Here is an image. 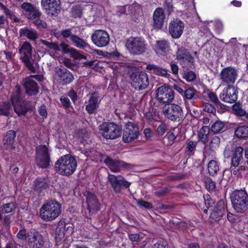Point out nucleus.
I'll return each mask as SVG.
<instances>
[{"mask_svg": "<svg viewBox=\"0 0 248 248\" xmlns=\"http://www.w3.org/2000/svg\"><path fill=\"white\" fill-rule=\"evenodd\" d=\"M40 43L41 44L45 45L47 48L52 49L55 51L60 50V47L57 44L53 42H50L46 40H41Z\"/></svg>", "mask_w": 248, "mask_h": 248, "instance_id": "603ef678", "label": "nucleus"}, {"mask_svg": "<svg viewBox=\"0 0 248 248\" xmlns=\"http://www.w3.org/2000/svg\"><path fill=\"white\" fill-rule=\"evenodd\" d=\"M100 134L107 140H115L121 136L122 127L114 123L104 122L98 127Z\"/></svg>", "mask_w": 248, "mask_h": 248, "instance_id": "39448f33", "label": "nucleus"}, {"mask_svg": "<svg viewBox=\"0 0 248 248\" xmlns=\"http://www.w3.org/2000/svg\"><path fill=\"white\" fill-rule=\"evenodd\" d=\"M146 69L151 71L152 73L157 76L164 77H167L169 76L167 69L153 63L147 64L146 66Z\"/></svg>", "mask_w": 248, "mask_h": 248, "instance_id": "473e14b6", "label": "nucleus"}, {"mask_svg": "<svg viewBox=\"0 0 248 248\" xmlns=\"http://www.w3.org/2000/svg\"><path fill=\"white\" fill-rule=\"evenodd\" d=\"M51 150L46 145L37 146L35 148V163L41 169H46L50 165Z\"/></svg>", "mask_w": 248, "mask_h": 248, "instance_id": "423d86ee", "label": "nucleus"}, {"mask_svg": "<svg viewBox=\"0 0 248 248\" xmlns=\"http://www.w3.org/2000/svg\"><path fill=\"white\" fill-rule=\"evenodd\" d=\"M235 135L238 139L248 137V126L243 125L238 126L234 131Z\"/></svg>", "mask_w": 248, "mask_h": 248, "instance_id": "79ce46f5", "label": "nucleus"}, {"mask_svg": "<svg viewBox=\"0 0 248 248\" xmlns=\"http://www.w3.org/2000/svg\"><path fill=\"white\" fill-rule=\"evenodd\" d=\"M77 166V160L70 155L61 156L55 163L56 171L62 175L69 176L75 171Z\"/></svg>", "mask_w": 248, "mask_h": 248, "instance_id": "f257e3e1", "label": "nucleus"}, {"mask_svg": "<svg viewBox=\"0 0 248 248\" xmlns=\"http://www.w3.org/2000/svg\"><path fill=\"white\" fill-rule=\"evenodd\" d=\"M157 126L156 133L159 136L163 135L168 130V126L164 123L159 122V124Z\"/></svg>", "mask_w": 248, "mask_h": 248, "instance_id": "6e6d98bb", "label": "nucleus"}, {"mask_svg": "<svg viewBox=\"0 0 248 248\" xmlns=\"http://www.w3.org/2000/svg\"><path fill=\"white\" fill-rule=\"evenodd\" d=\"M237 93L234 87L229 85L220 94L219 98L224 102L232 104L235 103L237 100Z\"/></svg>", "mask_w": 248, "mask_h": 248, "instance_id": "412c9836", "label": "nucleus"}, {"mask_svg": "<svg viewBox=\"0 0 248 248\" xmlns=\"http://www.w3.org/2000/svg\"><path fill=\"white\" fill-rule=\"evenodd\" d=\"M147 44L145 40L140 37H131L126 42L125 47L132 55H140L147 50Z\"/></svg>", "mask_w": 248, "mask_h": 248, "instance_id": "0eeeda50", "label": "nucleus"}, {"mask_svg": "<svg viewBox=\"0 0 248 248\" xmlns=\"http://www.w3.org/2000/svg\"><path fill=\"white\" fill-rule=\"evenodd\" d=\"M232 152V157L243 158V148L239 146L232 149V147L227 146L224 151L225 157L228 158L231 156L230 151Z\"/></svg>", "mask_w": 248, "mask_h": 248, "instance_id": "2f4dec72", "label": "nucleus"}, {"mask_svg": "<svg viewBox=\"0 0 248 248\" xmlns=\"http://www.w3.org/2000/svg\"><path fill=\"white\" fill-rule=\"evenodd\" d=\"M166 19V16L164 10L158 7L154 11L153 15V26L155 29H161Z\"/></svg>", "mask_w": 248, "mask_h": 248, "instance_id": "b1692460", "label": "nucleus"}, {"mask_svg": "<svg viewBox=\"0 0 248 248\" xmlns=\"http://www.w3.org/2000/svg\"><path fill=\"white\" fill-rule=\"evenodd\" d=\"M100 99L97 93H92L89 100L88 104L86 106V110L89 114L95 113L99 107Z\"/></svg>", "mask_w": 248, "mask_h": 248, "instance_id": "bb28decb", "label": "nucleus"}, {"mask_svg": "<svg viewBox=\"0 0 248 248\" xmlns=\"http://www.w3.org/2000/svg\"><path fill=\"white\" fill-rule=\"evenodd\" d=\"M62 212V206L55 200H48L44 203L40 209L41 218L50 221L56 219Z\"/></svg>", "mask_w": 248, "mask_h": 248, "instance_id": "f03ea898", "label": "nucleus"}, {"mask_svg": "<svg viewBox=\"0 0 248 248\" xmlns=\"http://www.w3.org/2000/svg\"><path fill=\"white\" fill-rule=\"evenodd\" d=\"M21 90L19 84H16L11 96L12 103H20L21 99Z\"/></svg>", "mask_w": 248, "mask_h": 248, "instance_id": "4c0bfd02", "label": "nucleus"}, {"mask_svg": "<svg viewBox=\"0 0 248 248\" xmlns=\"http://www.w3.org/2000/svg\"><path fill=\"white\" fill-rule=\"evenodd\" d=\"M183 97L185 101L193 102L198 98V92L194 88L189 87L184 90Z\"/></svg>", "mask_w": 248, "mask_h": 248, "instance_id": "72a5a7b5", "label": "nucleus"}, {"mask_svg": "<svg viewBox=\"0 0 248 248\" xmlns=\"http://www.w3.org/2000/svg\"><path fill=\"white\" fill-rule=\"evenodd\" d=\"M33 23L36 26L38 29H46L47 28V25L46 23L42 19H41V16L39 17L35 18L33 19Z\"/></svg>", "mask_w": 248, "mask_h": 248, "instance_id": "3c124183", "label": "nucleus"}, {"mask_svg": "<svg viewBox=\"0 0 248 248\" xmlns=\"http://www.w3.org/2000/svg\"><path fill=\"white\" fill-rule=\"evenodd\" d=\"M208 97L210 99V100L214 104V105L217 106H219L221 108H223L225 105L221 103L219 101L217 95L213 93L210 92L208 93Z\"/></svg>", "mask_w": 248, "mask_h": 248, "instance_id": "8fccbe9b", "label": "nucleus"}, {"mask_svg": "<svg viewBox=\"0 0 248 248\" xmlns=\"http://www.w3.org/2000/svg\"><path fill=\"white\" fill-rule=\"evenodd\" d=\"M71 15L74 18H79L82 16V11L79 6L73 7L71 10Z\"/></svg>", "mask_w": 248, "mask_h": 248, "instance_id": "680f3d73", "label": "nucleus"}, {"mask_svg": "<svg viewBox=\"0 0 248 248\" xmlns=\"http://www.w3.org/2000/svg\"><path fill=\"white\" fill-rule=\"evenodd\" d=\"M145 118L146 119V121L148 124L154 127L157 126V124H155V123L156 122V121H155V117L150 112H146L145 114Z\"/></svg>", "mask_w": 248, "mask_h": 248, "instance_id": "4d7b16f0", "label": "nucleus"}, {"mask_svg": "<svg viewBox=\"0 0 248 248\" xmlns=\"http://www.w3.org/2000/svg\"><path fill=\"white\" fill-rule=\"evenodd\" d=\"M132 86L138 91L143 90L148 87L149 81L148 75L143 71L137 70L130 74Z\"/></svg>", "mask_w": 248, "mask_h": 248, "instance_id": "6e6552de", "label": "nucleus"}, {"mask_svg": "<svg viewBox=\"0 0 248 248\" xmlns=\"http://www.w3.org/2000/svg\"><path fill=\"white\" fill-rule=\"evenodd\" d=\"M83 195L86 198L88 212H85L84 216L87 218L91 219L92 216L100 210L101 204L97 196L94 193L89 191H85Z\"/></svg>", "mask_w": 248, "mask_h": 248, "instance_id": "1a4fd4ad", "label": "nucleus"}, {"mask_svg": "<svg viewBox=\"0 0 248 248\" xmlns=\"http://www.w3.org/2000/svg\"><path fill=\"white\" fill-rule=\"evenodd\" d=\"M170 191V189L168 187H164L159 189L154 193V195L158 197L164 196Z\"/></svg>", "mask_w": 248, "mask_h": 248, "instance_id": "69168bd1", "label": "nucleus"}, {"mask_svg": "<svg viewBox=\"0 0 248 248\" xmlns=\"http://www.w3.org/2000/svg\"><path fill=\"white\" fill-rule=\"evenodd\" d=\"M32 46L30 43L26 41L20 45L18 53L20 59L25 67L31 73H35L36 69L34 66V61L32 58Z\"/></svg>", "mask_w": 248, "mask_h": 248, "instance_id": "20e7f679", "label": "nucleus"}, {"mask_svg": "<svg viewBox=\"0 0 248 248\" xmlns=\"http://www.w3.org/2000/svg\"><path fill=\"white\" fill-rule=\"evenodd\" d=\"M128 238L132 242H139L143 238L141 233H131L128 234Z\"/></svg>", "mask_w": 248, "mask_h": 248, "instance_id": "e2e57ef3", "label": "nucleus"}, {"mask_svg": "<svg viewBox=\"0 0 248 248\" xmlns=\"http://www.w3.org/2000/svg\"><path fill=\"white\" fill-rule=\"evenodd\" d=\"M165 138L168 140V145H171L176 138V136L173 132H168L165 136Z\"/></svg>", "mask_w": 248, "mask_h": 248, "instance_id": "338daca9", "label": "nucleus"}, {"mask_svg": "<svg viewBox=\"0 0 248 248\" xmlns=\"http://www.w3.org/2000/svg\"><path fill=\"white\" fill-rule=\"evenodd\" d=\"M197 143L192 140H188L186 144L185 152L186 155L188 156H191L195 154Z\"/></svg>", "mask_w": 248, "mask_h": 248, "instance_id": "ea45409f", "label": "nucleus"}, {"mask_svg": "<svg viewBox=\"0 0 248 248\" xmlns=\"http://www.w3.org/2000/svg\"><path fill=\"white\" fill-rule=\"evenodd\" d=\"M56 74L58 77V82L63 86L70 83L74 79L72 73L64 67L59 68Z\"/></svg>", "mask_w": 248, "mask_h": 248, "instance_id": "4be33fe9", "label": "nucleus"}, {"mask_svg": "<svg viewBox=\"0 0 248 248\" xmlns=\"http://www.w3.org/2000/svg\"><path fill=\"white\" fill-rule=\"evenodd\" d=\"M15 112L18 115H24L27 112L26 108L20 103H12Z\"/></svg>", "mask_w": 248, "mask_h": 248, "instance_id": "a18cd8bd", "label": "nucleus"}, {"mask_svg": "<svg viewBox=\"0 0 248 248\" xmlns=\"http://www.w3.org/2000/svg\"><path fill=\"white\" fill-rule=\"evenodd\" d=\"M220 143V139L217 136H213L209 143V148L211 151H214L219 147Z\"/></svg>", "mask_w": 248, "mask_h": 248, "instance_id": "49530a36", "label": "nucleus"}, {"mask_svg": "<svg viewBox=\"0 0 248 248\" xmlns=\"http://www.w3.org/2000/svg\"><path fill=\"white\" fill-rule=\"evenodd\" d=\"M108 180L114 192L117 194L122 193L124 189L129 188L132 184L121 175L108 173Z\"/></svg>", "mask_w": 248, "mask_h": 248, "instance_id": "9d476101", "label": "nucleus"}, {"mask_svg": "<svg viewBox=\"0 0 248 248\" xmlns=\"http://www.w3.org/2000/svg\"><path fill=\"white\" fill-rule=\"evenodd\" d=\"M93 43L98 47H104L109 42V36L105 31L98 30L95 31L91 36Z\"/></svg>", "mask_w": 248, "mask_h": 248, "instance_id": "6ab92c4d", "label": "nucleus"}, {"mask_svg": "<svg viewBox=\"0 0 248 248\" xmlns=\"http://www.w3.org/2000/svg\"><path fill=\"white\" fill-rule=\"evenodd\" d=\"M137 204L141 208L151 209L153 207V204L148 202L145 201L142 199H139L136 200Z\"/></svg>", "mask_w": 248, "mask_h": 248, "instance_id": "5fc2aeb1", "label": "nucleus"}, {"mask_svg": "<svg viewBox=\"0 0 248 248\" xmlns=\"http://www.w3.org/2000/svg\"><path fill=\"white\" fill-rule=\"evenodd\" d=\"M209 174L211 176H215L219 170V165L217 162L214 160L209 161L207 166Z\"/></svg>", "mask_w": 248, "mask_h": 248, "instance_id": "a19ab883", "label": "nucleus"}, {"mask_svg": "<svg viewBox=\"0 0 248 248\" xmlns=\"http://www.w3.org/2000/svg\"><path fill=\"white\" fill-rule=\"evenodd\" d=\"M127 13L126 15H136L139 14L141 11V6L136 2L132 3L131 5H128Z\"/></svg>", "mask_w": 248, "mask_h": 248, "instance_id": "37998d69", "label": "nucleus"}, {"mask_svg": "<svg viewBox=\"0 0 248 248\" xmlns=\"http://www.w3.org/2000/svg\"><path fill=\"white\" fill-rule=\"evenodd\" d=\"M16 208V204L15 202H11L4 204L3 205L2 210L6 213H9L13 211Z\"/></svg>", "mask_w": 248, "mask_h": 248, "instance_id": "864d4df0", "label": "nucleus"}, {"mask_svg": "<svg viewBox=\"0 0 248 248\" xmlns=\"http://www.w3.org/2000/svg\"><path fill=\"white\" fill-rule=\"evenodd\" d=\"M48 187V185L43 178H38L34 182V189L38 192H40Z\"/></svg>", "mask_w": 248, "mask_h": 248, "instance_id": "c9c22d12", "label": "nucleus"}, {"mask_svg": "<svg viewBox=\"0 0 248 248\" xmlns=\"http://www.w3.org/2000/svg\"><path fill=\"white\" fill-rule=\"evenodd\" d=\"M196 77L195 73L191 71L185 72L183 75V78L188 82L194 80Z\"/></svg>", "mask_w": 248, "mask_h": 248, "instance_id": "13d9d810", "label": "nucleus"}, {"mask_svg": "<svg viewBox=\"0 0 248 248\" xmlns=\"http://www.w3.org/2000/svg\"><path fill=\"white\" fill-rule=\"evenodd\" d=\"M104 163L110 170L115 173L119 172L121 169H132L133 165L125 162L123 160L113 159L109 157H107Z\"/></svg>", "mask_w": 248, "mask_h": 248, "instance_id": "a211bd4d", "label": "nucleus"}, {"mask_svg": "<svg viewBox=\"0 0 248 248\" xmlns=\"http://www.w3.org/2000/svg\"><path fill=\"white\" fill-rule=\"evenodd\" d=\"M162 111L166 118L173 121H179L184 117L181 107L177 105L165 106Z\"/></svg>", "mask_w": 248, "mask_h": 248, "instance_id": "f8f14e48", "label": "nucleus"}, {"mask_svg": "<svg viewBox=\"0 0 248 248\" xmlns=\"http://www.w3.org/2000/svg\"><path fill=\"white\" fill-rule=\"evenodd\" d=\"M20 7L23 15L29 19L33 20L42 16L39 9L30 2H24L21 4Z\"/></svg>", "mask_w": 248, "mask_h": 248, "instance_id": "f3484780", "label": "nucleus"}, {"mask_svg": "<svg viewBox=\"0 0 248 248\" xmlns=\"http://www.w3.org/2000/svg\"><path fill=\"white\" fill-rule=\"evenodd\" d=\"M209 131V128L207 126H202L198 131L199 140L204 144H206L208 141Z\"/></svg>", "mask_w": 248, "mask_h": 248, "instance_id": "e433bc0d", "label": "nucleus"}, {"mask_svg": "<svg viewBox=\"0 0 248 248\" xmlns=\"http://www.w3.org/2000/svg\"><path fill=\"white\" fill-rule=\"evenodd\" d=\"M224 129V124L223 122L220 121H217L214 123L211 126V131L215 133H217L223 131Z\"/></svg>", "mask_w": 248, "mask_h": 248, "instance_id": "09e8293b", "label": "nucleus"}, {"mask_svg": "<svg viewBox=\"0 0 248 248\" xmlns=\"http://www.w3.org/2000/svg\"><path fill=\"white\" fill-rule=\"evenodd\" d=\"M226 205L223 200H219L216 202L214 207L210 209V217L214 221L219 220L223 217L226 209Z\"/></svg>", "mask_w": 248, "mask_h": 248, "instance_id": "5701e85b", "label": "nucleus"}, {"mask_svg": "<svg viewBox=\"0 0 248 248\" xmlns=\"http://www.w3.org/2000/svg\"><path fill=\"white\" fill-rule=\"evenodd\" d=\"M28 243L31 248H43L44 241L43 236L38 232H31L28 235Z\"/></svg>", "mask_w": 248, "mask_h": 248, "instance_id": "393cba45", "label": "nucleus"}, {"mask_svg": "<svg viewBox=\"0 0 248 248\" xmlns=\"http://www.w3.org/2000/svg\"><path fill=\"white\" fill-rule=\"evenodd\" d=\"M23 82V85L27 94L32 96L35 95L39 93L38 84L30 77L26 78Z\"/></svg>", "mask_w": 248, "mask_h": 248, "instance_id": "a878e982", "label": "nucleus"}, {"mask_svg": "<svg viewBox=\"0 0 248 248\" xmlns=\"http://www.w3.org/2000/svg\"><path fill=\"white\" fill-rule=\"evenodd\" d=\"M41 5L47 15L51 16H56L61 11L60 0H41Z\"/></svg>", "mask_w": 248, "mask_h": 248, "instance_id": "2eb2a0df", "label": "nucleus"}, {"mask_svg": "<svg viewBox=\"0 0 248 248\" xmlns=\"http://www.w3.org/2000/svg\"><path fill=\"white\" fill-rule=\"evenodd\" d=\"M11 105L9 102H4L0 104V114L8 116L10 114Z\"/></svg>", "mask_w": 248, "mask_h": 248, "instance_id": "de8ad7c7", "label": "nucleus"}, {"mask_svg": "<svg viewBox=\"0 0 248 248\" xmlns=\"http://www.w3.org/2000/svg\"><path fill=\"white\" fill-rule=\"evenodd\" d=\"M204 200V204L206 207V209H203V212L206 214L208 212V209H212L216 203L211 198L209 195L206 194L203 196Z\"/></svg>", "mask_w": 248, "mask_h": 248, "instance_id": "c03bdc74", "label": "nucleus"}, {"mask_svg": "<svg viewBox=\"0 0 248 248\" xmlns=\"http://www.w3.org/2000/svg\"><path fill=\"white\" fill-rule=\"evenodd\" d=\"M155 51L163 56H166L170 52V46L168 41L162 39L156 42Z\"/></svg>", "mask_w": 248, "mask_h": 248, "instance_id": "c756f323", "label": "nucleus"}, {"mask_svg": "<svg viewBox=\"0 0 248 248\" xmlns=\"http://www.w3.org/2000/svg\"><path fill=\"white\" fill-rule=\"evenodd\" d=\"M19 36L20 37H26L32 41L35 42L38 37V34L34 29L24 28L20 29Z\"/></svg>", "mask_w": 248, "mask_h": 248, "instance_id": "7c9ffc66", "label": "nucleus"}, {"mask_svg": "<svg viewBox=\"0 0 248 248\" xmlns=\"http://www.w3.org/2000/svg\"><path fill=\"white\" fill-rule=\"evenodd\" d=\"M232 109L235 113L240 116H245L246 112L240 106V104H235L232 106Z\"/></svg>", "mask_w": 248, "mask_h": 248, "instance_id": "bf43d9fd", "label": "nucleus"}, {"mask_svg": "<svg viewBox=\"0 0 248 248\" xmlns=\"http://www.w3.org/2000/svg\"><path fill=\"white\" fill-rule=\"evenodd\" d=\"M185 28L184 23L180 19L170 21L169 26V32L173 39H178L182 35Z\"/></svg>", "mask_w": 248, "mask_h": 248, "instance_id": "aec40b11", "label": "nucleus"}, {"mask_svg": "<svg viewBox=\"0 0 248 248\" xmlns=\"http://www.w3.org/2000/svg\"><path fill=\"white\" fill-rule=\"evenodd\" d=\"M220 80L223 84H231L235 82L238 71L234 67H227L222 69L219 74Z\"/></svg>", "mask_w": 248, "mask_h": 248, "instance_id": "dca6fc26", "label": "nucleus"}, {"mask_svg": "<svg viewBox=\"0 0 248 248\" xmlns=\"http://www.w3.org/2000/svg\"><path fill=\"white\" fill-rule=\"evenodd\" d=\"M205 186L209 191H214L216 189V183L211 178H207L205 181Z\"/></svg>", "mask_w": 248, "mask_h": 248, "instance_id": "052dcab7", "label": "nucleus"}, {"mask_svg": "<svg viewBox=\"0 0 248 248\" xmlns=\"http://www.w3.org/2000/svg\"><path fill=\"white\" fill-rule=\"evenodd\" d=\"M203 110L208 113L214 114L216 112V109L213 105L206 103L203 105Z\"/></svg>", "mask_w": 248, "mask_h": 248, "instance_id": "0e129e2a", "label": "nucleus"}, {"mask_svg": "<svg viewBox=\"0 0 248 248\" xmlns=\"http://www.w3.org/2000/svg\"><path fill=\"white\" fill-rule=\"evenodd\" d=\"M66 222L64 220L59 221L56 229L55 237L57 241H61L64 237Z\"/></svg>", "mask_w": 248, "mask_h": 248, "instance_id": "f704fd0d", "label": "nucleus"}, {"mask_svg": "<svg viewBox=\"0 0 248 248\" xmlns=\"http://www.w3.org/2000/svg\"><path fill=\"white\" fill-rule=\"evenodd\" d=\"M234 210L238 213L248 212V194L245 190H235L230 196Z\"/></svg>", "mask_w": 248, "mask_h": 248, "instance_id": "7ed1b4c3", "label": "nucleus"}, {"mask_svg": "<svg viewBox=\"0 0 248 248\" xmlns=\"http://www.w3.org/2000/svg\"><path fill=\"white\" fill-rule=\"evenodd\" d=\"M175 59L183 67L191 65L194 62V58L189 50L184 46L177 45Z\"/></svg>", "mask_w": 248, "mask_h": 248, "instance_id": "ddd939ff", "label": "nucleus"}, {"mask_svg": "<svg viewBox=\"0 0 248 248\" xmlns=\"http://www.w3.org/2000/svg\"><path fill=\"white\" fill-rule=\"evenodd\" d=\"M153 248H169V246L166 242L160 241L154 244Z\"/></svg>", "mask_w": 248, "mask_h": 248, "instance_id": "774afa93", "label": "nucleus"}, {"mask_svg": "<svg viewBox=\"0 0 248 248\" xmlns=\"http://www.w3.org/2000/svg\"><path fill=\"white\" fill-rule=\"evenodd\" d=\"M16 136V132L13 130H9L3 136L2 143L3 147L8 150L13 149L15 147L13 143Z\"/></svg>", "mask_w": 248, "mask_h": 248, "instance_id": "cd10ccee", "label": "nucleus"}, {"mask_svg": "<svg viewBox=\"0 0 248 248\" xmlns=\"http://www.w3.org/2000/svg\"><path fill=\"white\" fill-rule=\"evenodd\" d=\"M71 41L76 46L80 49H83L89 46L85 40L76 35L71 36Z\"/></svg>", "mask_w": 248, "mask_h": 248, "instance_id": "58836bf2", "label": "nucleus"}, {"mask_svg": "<svg viewBox=\"0 0 248 248\" xmlns=\"http://www.w3.org/2000/svg\"><path fill=\"white\" fill-rule=\"evenodd\" d=\"M140 130L137 123L129 121L124 124L122 140L124 143H130L138 138Z\"/></svg>", "mask_w": 248, "mask_h": 248, "instance_id": "9b49d317", "label": "nucleus"}, {"mask_svg": "<svg viewBox=\"0 0 248 248\" xmlns=\"http://www.w3.org/2000/svg\"><path fill=\"white\" fill-rule=\"evenodd\" d=\"M59 46L60 47V49L61 48L64 53H68L70 52L72 56L75 59L80 60L81 59H87V57L86 56L80 53L79 51L76 49L71 48L68 44L63 43H61Z\"/></svg>", "mask_w": 248, "mask_h": 248, "instance_id": "c85d7f7f", "label": "nucleus"}, {"mask_svg": "<svg viewBox=\"0 0 248 248\" xmlns=\"http://www.w3.org/2000/svg\"><path fill=\"white\" fill-rule=\"evenodd\" d=\"M156 97L159 103L169 104L174 99L173 91L169 86H161L156 91Z\"/></svg>", "mask_w": 248, "mask_h": 248, "instance_id": "4468645a", "label": "nucleus"}]
</instances>
